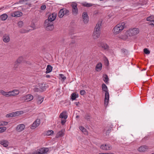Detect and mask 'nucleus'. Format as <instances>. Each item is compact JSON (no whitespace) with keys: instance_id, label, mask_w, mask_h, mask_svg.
I'll use <instances>...</instances> for the list:
<instances>
[{"instance_id":"f257e3e1","label":"nucleus","mask_w":154,"mask_h":154,"mask_svg":"<svg viewBox=\"0 0 154 154\" xmlns=\"http://www.w3.org/2000/svg\"><path fill=\"white\" fill-rule=\"evenodd\" d=\"M101 23L98 22L95 27L92 36L93 39H96L100 38V35Z\"/></svg>"},{"instance_id":"f03ea898","label":"nucleus","mask_w":154,"mask_h":154,"mask_svg":"<svg viewBox=\"0 0 154 154\" xmlns=\"http://www.w3.org/2000/svg\"><path fill=\"white\" fill-rule=\"evenodd\" d=\"M125 23L122 22L116 26L112 29V32L114 35H117L120 33L124 29Z\"/></svg>"},{"instance_id":"7ed1b4c3","label":"nucleus","mask_w":154,"mask_h":154,"mask_svg":"<svg viewBox=\"0 0 154 154\" xmlns=\"http://www.w3.org/2000/svg\"><path fill=\"white\" fill-rule=\"evenodd\" d=\"M139 32V29L138 28H131L127 31L126 33L129 36H133L137 35Z\"/></svg>"},{"instance_id":"20e7f679","label":"nucleus","mask_w":154,"mask_h":154,"mask_svg":"<svg viewBox=\"0 0 154 154\" xmlns=\"http://www.w3.org/2000/svg\"><path fill=\"white\" fill-rule=\"evenodd\" d=\"M44 26L46 30L48 31H51L54 28L53 22L48 20H45Z\"/></svg>"},{"instance_id":"39448f33","label":"nucleus","mask_w":154,"mask_h":154,"mask_svg":"<svg viewBox=\"0 0 154 154\" xmlns=\"http://www.w3.org/2000/svg\"><path fill=\"white\" fill-rule=\"evenodd\" d=\"M45 84L43 83H40L37 85L34 88L35 91H42L46 89Z\"/></svg>"},{"instance_id":"423d86ee","label":"nucleus","mask_w":154,"mask_h":154,"mask_svg":"<svg viewBox=\"0 0 154 154\" xmlns=\"http://www.w3.org/2000/svg\"><path fill=\"white\" fill-rule=\"evenodd\" d=\"M49 149L48 148L43 147L38 149L33 152L32 154H46L48 151Z\"/></svg>"},{"instance_id":"0eeeda50","label":"nucleus","mask_w":154,"mask_h":154,"mask_svg":"<svg viewBox=\"0 0 154 154\" xmlns=\"http://www.w3.org/2000/svg\"><path fill=\"white\" fill-rule=\"evenodd\" d=\"M71 5L72 14L74 15H76L78 12V9L77 7V4L76 2H73L71 3Z\"/></svg>"},{"instance_id":"6e6552de","label":"nucleus","mask_w":154,"mask_h":154,"mask_svg":"<svg viewBox=\"0 0 154 154\" xmlns=\"http://www.w3.org/2000/svg\"><path fill=\"white\" fill-rule=\"evenodd\" d=\"M23 113V111H18L15 112L7 114L6 117L7 118L12 117L19 116L20 114H22Z\"/></svg>"},{"instance_id":"1a4fd4ad","label":"nucleus","mask_w":154,"mask_h":154,"mask_svg":"<svg viewBox=\"0 0 154 154\" xmlns=\"http://www.w3.org/2000/svg\"><path fill=\"white\" fill-rule=\"evenodd\" d=\"M69 11L65 9H62L60 10L58 14V16L60 18H62L64 15L69 14Z\"/></svg>"},{"instance_id":"9d476101","label":"nucleus","mask_w":154,"mask_h":154,"mask_svg":"<svg viewBox=\"0 0 154 154\" xmlns=\"http://www.w3.org/2000/svg\"><path fill=\"white\" fill-rule=\"evenodd\" d=\"M100 148L104 150H109L112 149V147L111 145L108 144H103L101 145Z\"/></svg>"},{"instance_id":"9b49d317","label":"nucleus","mask_w":154,"mask_h":154,"mask_svg":"<svg viewBox=\"0 0 154 154\" xmlns=\"http://www.w3.org/2000/svg\"><path fill=\"white\" fill-rule=\"evenodd\" d=\"M57 14L56 13H53L51 14L48 16V19L45 20H48L51 22L54 21L57 17Z\"/></svg>"},{"instance_id":"f8f14e48","label":"nucleus","mask_w":154,"mask_h":154,"mask_svg":"<svg viewBox=\"0 0 154 154\" xmlns=\"http://www.w3.org/2000/svg\"><path fill=\"white\" fill-rule=\"evenodd\" d=\"M40 123V120L39 119H37L32 124L31 127L32 129H34L38 126Z\"/></svg>"},{"instance_id":"ddd939ff","label":"nucleus","mask_w":154,"mask_h":154,"mask_svg":"<svg viewBox=\"0 0 154 154\" xmlns=\"http://www.w3.org/2000/svg\"><path fill=\"white\" fill-rule=\"evenodd\" d=\"M23 58L22 56L19 57L16 60L15 62L14 66L17 67L19 64L23 62Z\"/></svg>"},{"instance_id":"4468645a","label":"nucleus","mask_w":154,"mask_h":154,"mask_svg":"<svg viewBox=\"0 0 154 154\" xmlns=\"http://www.w3.org/2000/svg\"><path fill=\"white\" fill-rule=\"evenodd\" d=\"M2 39L3 41L5 43H8L10 41V35L9 34H5L3 36Z\"/></svg>"},{"instance_id":"2eb2a0df","label":"nucleus","mask_w":154,"mask_h":154,"mask_svg":"<svg viewBox=\"0 0 154 154\" xmlns=\"http://www.w3.org/2000/svg\"><path fill=\"white\" fill-rule=\"evenodd\" d=\"M23 15V13L19 11H15L11 14V16L14 17H20L22 16Z\"/></svg>"},{"instance_id":"dca6fc26","label":"nucleus","mask_w":154,"mask_h":154,"mask_svg":"<svg viewBox=\"0 0 154 154\" xmlns=\"http://www.w3.org/2000/svg\"><path fill=\"white\" fill-rule=\"evenodd\" d=\"M19 91L18 90H14L9 91V96H15L18 95Z\"/></svg>"},{"instance_id":"f3484780","label":"nucleus","mask_w":154,"mask_h":154,"mask_svg":"<svg viewBox=\"0 0 154 154\" xmlns=\"http://www.w3.org/2000/svg\"><path fill=\"white\" fill-rule=\"evenodd\" d=\"M83 20L85 23H87L88 21V18L86 12H84L82 15Z\"/></svg>"},{"instance_id":"a211bd4d","label":"nucleus","mask_w":154,"mask_h":154,"mask_svg":"<svg viewBox=\"0 0 154 154\" xmlns=\"http://www.w3.org/2000/svg\"><path fill=\"white\" fill-rule=\"evenodd\" d=\"M102 88L103 91L105 92V96H109V95L108 92V89L106 86L104 84H103L102 85Z\"/></svg>"},{"instance_id":"6ab92c4d","label":"nucleus","mask_w":154,"mask_h":154,"mask_svg":"<svg viewBox=\"0 0 154 154\" xmlns=\"http://www.w3.org/2000/svg\"><path fill=\"white\" fill-rule=\"evenodd\" d=\"M148 149V146L146 145H143L139 147L138 149V150L140 152H142L146 151Z\"/></svg>"},{"instance_id":"aec40b11","label":"nucleus","mask_w":154,"mask_h":154,"mask_svg":"<svg viewBox=\"0 0 154 154\" xmlns=\"http://www.w3.org/2000/svg\"><path fill=\"white\" fill-rule=\"evenodd\" d=\"M25 128V126L24 124H19L16 127V130L18 131H21L23 130Z\"/></svg>"},{"instance_id":"412c9836","label":"nucleus","mask_w":154,"mask_h":154,"mask_svg":"<svg viewBox=\"0 0 154 154\" xmlns=\"http://www.w3.org/2000/svg\"><path fill=\"white\" fill-rule=\"evenodd\" d=\"M26 97H21L20 99H22L23 100V102H28L33 99V97H29V98H26Z\"/></svg>"},{"instance_id":"4be33fe9","label":"nucleus","mask_w":154,"mask_h":154,"mask_svg":"<svg viewBox=\"0 0 154 154\" xmlns=\"http://www.w3.org/2000/svg\"><path fill=\"white\" fill-rule=\"evenodd\" d=\"M102 65L101 63H97L95 67L96 70L98 72L100 71L102 69Z\"/></svg>"},{"instance_id":"5701e85b","label":"nucleus","mask_w":154,"mask_h":154,"mask_svg":"<svg viewBox=\"0 0 154 154\" xmlns=\"http://www.w3.org/2000/svg\"><path fill=\"white\" fill-rule=\"evenodd\" d=\"M98 46L104 49H107L108 48V46L106 44L102 42L100 43Z\"/></svg>"},{"instance_id":"b1692460","label":"nucleus","mask_w":154,"mask_h":154,"mask_svg":"<svg viewBox=\"0 0 154 154\" xmlns=\"http://www.w3.org/2000/svg\"><path fill=\"white\" fill-rule=\"evenodd\" d=\"M128 36H129L128 35H127L126 32L125 34H122L120 35L119 36V38L121 39L125 40L127 39Z\"/></svg>"},{"instance_id":"393cba45","label":"nucleus","mask_w":154,"mask_h":154,"mask_svg":"<svg viewBox=\"0 0 154 154\" xmlns=\"http://www.w3.org/2000/svg\"><path fill=\"white\" fill-rule=\"evenodd\" d=\"M64 135V133L62 130L59 131L57 134L56 137L58 138L59 137H62Z\"/></svg>"},{"instance_id":"a878e982","label":"nucleus","mask_w":154,"mask_h":154,"mask_svg":"<svg viewBox=\"0 0 154 154\" xmlns=\"http://www.w3.org/2000/svg\"><path fill=\"white\" fill-rule=\"evenodd\" d=\"M60 117L62 119H66L67 118V116L66 115V112H63L60 113Z\"/></svg>"},{"instance_id":"bb28decb","label":"nucleus","mask_w":154,"mask_h":154,"mask_svg":"<svg viewBox=\"0 0 154 154\" xmlns=\"http://www.w3.org/2000/svg\"><path fill=\"white\" fill-rule=\"evenodd\" d=\"M0 144L3 145L4 146L6 147L8 145V142L7 140H2V141H0Z\"/></svg>"},{"instance_id":"cd10ccee","label":"nucleus","mask_w":154,"mask_h":154,"mask_svg":"<svg viewBox=\"0 0 154 154\" xmlns=\"http://www.w3.org/2000/svg\"><path fill=\"white\" fill-rule=\"evenodd\" d=\"M84 118L87 121H90L91 117L90 114L88 113H86L85 116H84Z\"/></svg>"},{"instance_id":"c85d7f7f","label":"nucleus","mask_w":154,"mask_h":154,"mask_svg":"<svg viewBox=\"0 0 154 154\" xmlns=\"http://www.w3.org/2000/svg\"><path fill=\"white\" fill-rule=\"evenodd\" d=\"M104 101V105L105 107H106L108 104L109 101V97H105Z\"/></svg>"},{"instance_id":"c756f323","label":"nucleus","mask_w":154,"mask_h":154,"mask_svg":"<svg viewBox=\"0 0 154 154\" xmlns=\"http://www.w3.org/2000/svg\"><path fill=\"white\" fill-rule=\"evenodd\" d=\"M52 67L50 65H48L46 68V73H48L51 72L52 70Z\"/></svg>"},{"instance_id":"7c9ffc66","label":"nucleus","mask_w":154,"mask_h":154,"mask_svg":"<svg viewBox=\"0 0 154 154\" xmlns=\"http://www.w3.org/2000/svg\"><path fill=\"white\" fill-rule=\"evenodd\" d=\"M43 97H38L37 99V103L38 104H41L43 100Z\"/></svg>"},{"instance_id":"2f4dec72","label":"nucleus","mask_w":154,"mask_h":154,"mask_svg":"<svg viewBox=\"0 0 154 154\" xmlns=\"http://www.w3.org/2000/svg\"><path fill=\"white\" fill-rule=\"evenodd\" d=\"M8 18V15L6 14H3L0 16V18L2 20H5Z\"/></svg>"},{"instance_id":"473e14b6","label":"nucleus","mask_w":154,"mask_h":154,"mask_svg":"<svg viewBox=\"0 0 154 154\" xmlns=\"http://www.w3.org/2000/svg\"><path fill=\"white\" fill-rule=\"evenodd\" d=\"M60 78L59 79L61 80L62 82H64V80L66 79V78L62 74H60L59 75Z\"/></svg>"},{"instance_id":"72a5a7b5","label":"nucleus","mask_w":154,"mask_h":154,"mask_svg":"<svg viewBox=\"0 0 154 154\" xmlns=\"http://www.w3.org/2000/svg\"><path fill=\"white\" fill-rule=\"evenodd\" d=\"M0 94L2 95L3 96H9V91L5 92L3 90H0Z\"/></svg>"},{"instance_id":"f704fd0d","label":"nucleus","mask_w":154,"mask_h":154,"mask_svg":"<svg viewBox=\"0 0 154 154\" xmlns=\"http://www.w3.org/2000/svg\"><path fill=\"white\" fill-rule=\"evenodd\" d=\"M30 27L32 28L31 29L25 31L23 32L24 33L28 32H29L30 30H33V29H35V24L34 23H33L30 26Z\"/></svg>"},{"instance_id":"c9c22d12","label":"nucleus","mask_w":154,"mask_h":154,"mask_svg":"<svg viewBox=\"0 0 154 154\" xmlns=\"http://www.w3.org/2000/svg\"><path fill=\"white\" fill-rule=\"evenodd\" d=\"M82 5L83 6L88 7L92 6L93 5V4H92L86 3H83Z\"/></svg>"},{"instance_id":"e433bc0d","label":"nucleus","mask_w":154,"mask_h":154,"mask_svg":"<svg viewBox=\"0 0 154 154\" xmlns=\"http://www.w3.org/2000/svg\"><path fill=\"white\" fill-rule=\"evenodd\" d=\"M54 133V131L52 130H48L46 131L45 134L47 135H51L52 134Z\"/></svg>"},{"instance_id":"4c0bfd02","label":"nucleus","mask_w":154,"mask_h":154,"mask_svg":"<svg viewBox=\"0 0 154 154\" xmlns=\"http://www.w3.org/2000/svg\"><path fill=\"white\" fill-rule=\"evenodd\" d=\"M8 124V122L5 121L0 122V126H6Z\"/></svg>"},{"instance_id":"58836bf2","label":"nucleus","mask_w":154,"mask_h":154,"mask_svg":"<svg viewBox=\"0 0 154 154\" xmlns=\"http://www.w3.org/2000/svg\"><path fill=\"white\" fill-rule=\"evenodd\" d=\"M146 20L147 21H149L150 22H151L152 21L154 20L153 17L152 16L147 17Z\"/></svg>"},{"instance_id":"ea45409f","label":"nucleus","mask_w":154,"mask_h":154,"mask_svg":"<svg viewBox=\"0 0 154 154\" xmlns=\"http://www.w3.org/2000/svg\"><path fill=\"white\" fill-rule=\"evenodd\" d=\"M6 130V127H3L0 128V133L5 132Z\"/></svg>"},{"instance_id":"a19ab883","label":"nucleus","mask_w":154,"mask_h":154,"mask_svg":"<svg viewBox=\"0 0 154 154\" xmlns=\"http://www.w3.org/2000/svg\"><path fill=\"white\" fill-rule=\"evenodd\" d=\"M18 25L19 27H21L23 25V23L22 21H20L18 22Z\"/></svg>"},{"instance_id":"79ce46f5","label":"nucleus","mask_w":154,"mask_h":154,"mask_svg":"<svg viewBox=\"0 0 154 154\" xmlns=\"http://www.w3.org/2000/svg\"><path fill=\"white\" fill-rule=\"evenodd\" d=\"M103 80L105 83H107L108 81V78L106 75H104Z\"/></svg>"},{"instance_id":"37998d69","label":"nucleus","mask_w":154,"mask_h":154,"mask_svg":"<svg viewBox=\"0 0 154 154\" xmlns=\"http://www.w3.org/2000/svg\"><path fill=\"white\" fill-rule=\"evenodd\" d=\"M143 51L144 53L146 54H149L150 53L149 51L147 48H144L143 49Z\"/></svg>"},{"instance_id":"c03bdc74","label":"nucleus","mask_w":154,"mask_h":154,"mask_svg":"<svg viewBox=\"0 0 154 154\" xmlns=\"http://www.w3.org/2000/svg\"><path fill=\"white\" fill-rule=\"evenodd\" d=\"M111 129L110 128H108V129H107L106 132V135H109V134L111 132Z\"/></svg>"},{"instance_id":"a18cd8bd","label":"nucleus","mask_w":154,"mask_h":154,"mask_svg":"<svg viewBox=\"0 0 154 154\" xmlns=\"http://www.w3.org/2000/svg\"><path fill=\"white\" fill-rule=\"evenodd\" d=\"M86 93L85 91L84 90H81L80 92V94L81 95H84Z\"/></svg>"},{"instance_id":"49530a36","label":"nucleus","mask_w":154,"mask_h":154,"mask_svg":"<svg viewBox=\"0 0 154 154\" xmlns=\"http://www.w3.org/2000/svg\"><path fill=\"white\" fill-rule=\"evenodd\" d=\"M82 131L85 134H86V135H88V132L87 131V130L85 128L84 129H83V130Z\"/></svg>"},{"instance_id":"de8ad7c7","label":"nucleus","mask_w":154,"mask_h":154,"mask_svg":"<svg viewBox=\"0 0 154 154\" xmlns=\"http://www.w3.org/2000/svg\"><path fill=\"white\" fill-rule=\"evenodd\" d=\"M78 94L76 92H75L72 93L71 96H78Z\"/></svg>"},{"instance_id":"09e8293b","label":"nucleus","mask_w":154,"mask_h":154,"mask_svg":"<svg viewBox=\"0 0 154 154\" xmlns=\"http://www.w3.org/2000/svg\"><path fill=\"white\" fill-rule=\"evenodd\" d=\"M149 23L150 25L154 26V20L153 21H152L151 22H149Z\"/></svg>"},{"instance_id":"8fccbe9b","label":"nucleus","mask_w":154,"mask_h":154,"mask_svg":"<svg viewBox=\"0 0 154 154\" xmlns=\"http://www.w3.org/2000/svg\"><path fill=\"white\" fill-rule=\"evenodd\" d=\"M46 8L45 5H43L41 7V9L42 10H45Z\"/></svg>"},{"instance_id":"3c124183","label":"nucleus","mask_w":154,"mask_h":154,"mask_svg":"<svg viewBox=\"0 0 154 154\" xmlns=\"http://www.w3.org/2000/svg\"><path fill=\"white\" fill-rule=\"evenodd\" d=\"M79 128L80 130H81L82 131L83 130V129H84L85 128L84 127L82 126H80Z\"/></svg>"},{"instance_id":"603ef678","label":"nucleus","mask_w":154,"mask_h":154,"mask_svg":"<svg viewBox=\"0 0 154 154\" xmlns=\"http://www.w3.org/2000/svg\"><path fill=\"white\" fill-rule=\"evenodd\" d=\"M66 122V120H65V119H64V120H62L61 121V122L62 125H63Z\"/></svg>"},{"instance_id":"864d4df0","label":"nucleus","mask_w":154,"mask_h":154,"mask_svg":"<svg viewBox=\"0 0 154 154\" xmlns=\"http://www.w3.org/2000/svg\"><path fill=\"white\" fill-rule=\"evenodd\" d=\"M78 97H71L70 98V99H71L72 101H73L74 100H75Z\"/></svg>"},{"instance_id":"5fc2aeb1","label":"nucleus","mask_w":154,"mask_h":154,"mask_svg":"<svg viewBox=\"0 0 154 154\" xmlns=\"http://www.w3.org/2000/svg\"><path fill=\"white\" fill-rule=\"evenodd\" d=\"M113 128V126L112 125H111L110 126V127L109 128V129L110 128L111 129L112 128Z\"/></svg>"},{"instance_id":"6e6d98bb","label":"nucleus","mask_w":154,"mask_h":154,"mask_svg":"<svg viewBox=\"0 0 154 154\" xmlns=\"http://www.w3.org/2000/svg\"><path fill=\"white\" fill-rule=\"evenodd\" d=\"M79 103V102H76L75 103V104H76V105L77 106H78V104Z\"/></svg>"},{"instance_id":"4d7b16f0","label":"nucleus","mask_w":154,"mask_h":154,"mask_svg":"<svg viewBox=\"0 0 154 154\" xmlns=\"http://www.w3.org/2000/svg\"><path fill=\"white\" fill-rule=\"evenodd\" d=\"M46 77L47 78H50V75H46Z\"/></svg>"},{"instance_id":"13d9d810","label":"nucleus","mask_w":154,"mask_h":154,"mask_svg":"<svg viewBox=\"0 0 154 154\" xmlns=\"http://www.w3.org/2000/svg\"><path fill=\"white\" fill-rule=\"evenodd\" d=\"M108 154H114L113 153H108Z\"/></svg>"},{"instance_id":"bf43d9fd","label":"nucleus","mask_w":154,"mask_h":154,"mask_svg":"<svg viewBox=\"0 0 154 154\" xmlns=\"http://www.w3.org/2000/svg\"><path fill=\"white\" fill-rule=\"evenodd\" d=\"M79 116H78H78H76V118H79Z\"/></svg>"},{"instance_id":"052dcab7","label":"nucleus","mask_w":154,"mask_h":154,"mask_svg":"<svg viewBox=\"0 0 154 154\" xmlns=\"http://www.w3.org/2000/svg\"><path fill=\"white\" fill-rule=\"evenodd\" d=\"M102 154H108V153H102Z\"/></svg>"},{"instance_id":"680f3d73","label":"nucleus","mask_w":154,"mask_h":154,"mask_svg":"<svg viewBox=\"0 0 154 154\" xmlns=\"http://www.w3.org/2000/svg\"><path fill=\"white\" fill-rule=\"evenodd\" d=\"M151 154H154V152L153 153H151Z\"/></svg>"}]
</instances>
